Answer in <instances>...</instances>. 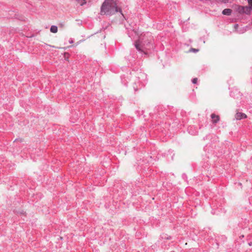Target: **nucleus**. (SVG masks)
Segmentation results:
<instances>
[{
  "instance_id": "f257e3e1",
  "label": "nucleus",
  "mask_w": 252,
  "mask_h": 252,
  "mask_svg": "<svg viewBox=\"0 0 252 252\" xmlns=\"http://www.w3.org/2000/svg\"><path fill=\"white\" fill-rule=\"evenodd\" d=\"M118 11L116 2L113 0H105L101 7V15H111Z\"/></svg>"
},
{
  "instance_id": "f03ea898",
  "label": "nucleus",
  "mask_w": 252,
  "mask_h": 252,
  "mask_svg": "<svg viewBox=\"0 0 252 252\" xmlns=\"http://www.w3.org/2000/svg\"><path fill=\"white\" fill-rule=\"evenodd\" d=\"M147 40L145 38L141 37L135 42V47L139 51L144 52L146 48V46H148L149 42L147 43Z\"/></svg>"
},
{
  "instance_id": "7ed1b4c3",
  "label": "nucleus",
  "mask_w": 252,
  "mask_h": 252,
  "mask_svg": "<svg viewBox=\"0 0 252 252\" xmlns=\"http://www.w3.org/2000/svg\"><path fill=\"white\" fill-rule=\"evenodd\" d=\"M235 117L236 120H240L242 119H245L247 117V115L241 113V112H237L235 114Z\"/></svg>"
},
{
  "instance_id": "20e7f679",
  "label": "nucleus",
  "mask_w": 252,
  "mask_h": 252,
  "mask_svg": "<svg viewBox=\"0 0 252 252\" xmlns=\"http://www.w3.org/2000/svg\"><path fill=\"white\" fill-rule=\"evenodd\" d=\"M250 8H251V7H249L248 6H245V7L241 6V7H239L238 9H239V11L240 12L246 13L248 14L250 12Z\"/></svg>"
},
{
  "instance_id": "39448f33",
  "label": "nucleus",
  "mask_w": 252,
  "mask_h": 252,
  "mask_svg": "<svg viewBox=\"0 0 252 252\" xmlns=\"http://www.w3.org/2000/svg\"><path fill=\"white\" fill-rule=\"evenodd\" d=\"M211 118L212 119V123L213 124H216L220 121V116L219 115H216L215 114H212L211 116Z\"/></svg>"
},
{
  "instance_id": "423d86ee",
  "label": "nucleus",
  "mask_w": 252,
  "mask_h": 252,
  "mask_svg": "<svg viewBox=\"0 0 252 252\" xmlns=\"http://www.w3.org/2000/svg\"><path fill=\"white\" fill-rule=\"evenodd\" d=\"M232 10L230 9H225L222 11L223 15H229L231 13Z\"/></svg>"
},
{
  "instance_id": "0eeeda50",
  "label": "nucleus",
  "mask_w": 252,
  "mask_h": 252,
  "mask_svg": "<svg viewBox=\"0 0 252 252\" xmlns=\"http://www.w3.org/2000/svg\"><path fill=\"white\" fill-rule=\"evenodd\" d=\"M51 32L53 33H57L58 32V28L56 26H52L50 28Z\"/></svg>"
},
{
  "instance_id": "6e6552de",
  "label": "nucleus",
  "mask_w": 252,
  "mask_h": 252,
  "mask_svg": "<svg viewBox=\"0 0 252 252\" xmlns=\"http://www.w3.org/2000/svg\"><path fill=\"white\" fill-rule=\"evenodd\" d=\"M189 51L193 52H197L199 51V49L191 48L189 49Z\"/></svg>"
},
{
  "instance_id": "1a4fd4ad",
  "label": "nucleus",
  "mask_w": 252,
  "mask_h": 252,
  "mask_svg": "<svg viewBox=\"0 0 252 252\" xmlns=\"http://www.w3.org/2000/svg\"><path fill=\"white\" fill-rule=\"evenodd\" d=\"M197 80H198V79L197 78H195L193 79V80H192V82L193 84H196L197 82Z\"/></svg>"
},
{
  "instance_id": "9d476101",
  "label": "nucleus",
  "mask_w": 252,
  "mask_h": 252,
  "mask_svg": "<svg viewBox=\"0 0 252 252\" xmlns=\"http://www.w3.org/2000/svg\"><path fill=\"white\" fill-rule=\"evenodd\" d=\"M248 2L251 8H252V0H248Z\"/></svg>"
},
{
  "instance_id": "9b49d317",
  "label": "nucleus",
  "mask_w": 252,
  "mask_h": 252,
  "mask_svg": "<svg viewBox=\"0 0 252 252\" xmlns=\"http://www.w3.org/2000/svg\"><path fill=\"white\" fill-rule=\"evenodd\" d=\"M69 42L70 43H72L73 42V40L72 39H70V40H69Z\"/></svg>"
},
{
  "instance_id": "f8f14e48",
  "label": "nucleus",
  "mask_w": 252,
  "mask_h": 252,
  "mask_svg": "<svg viewBox=\"0 0 252 252\" xmlns=\"http://www.w3.org/2000/svg\"><path fill=\"white\" fill-rule=\"evenodd\" d=\"M84 0V2L83 3H80V5H83L84 3H86L85 0Z\"/></svg>"
},
{
  "instance_id": "ddd939ff",
  "label": "nucleus",
  "mask_w": 252,
  "mask_h": 252,
  "mask_svg": "<svg viewBox=\"0 0 252 252\" xmlns=\"http://www.w3.org/2000/svg\"><path fill=\"white\" fill-rule=\"evenodd\" d=\"M76 0L78 1V3H80V2L79 1V0Z\"/></svg>"
}]
</instances>
